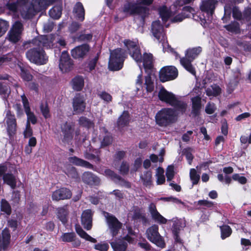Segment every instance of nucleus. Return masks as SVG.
<instances>
[{"label": "nucleus", "instance_id": "f257e3e1", "mask_svg": "<svg viewBox=\"0 0 251 251\" xmlns=\"http://www.w3.org/2000/svg\"><path fill=\"white\" fill-rule=\"evenodd\" d=\"M54 0H9L6 4L7 8L16 12L19 8L21 16L24 19H30L34 12L39 11L51 4Z\"/></svg>", "mask_w": 251, "mask_h": 251}, {"label": "nucleus", "instance_id": "f03ea898", "mask_svg": "<svg viewBox=\"0 0 251 251\" xmlns=\"http://www.w3.org/2000/svg\"><path fill=\"white\" fill-rule=\"evenodd\" d=\"M125 46L129 51L130 56L138 63L140 68H141V63L145 69H150L152 67V56L150 53H144L142 56L140 50L134 42L129 40L124 41Z\"/></svg>", "mask_w": 251, "mask_h": 251}, {"label": "nucleus", "instance_id": "7ed1b4c3", "mask_svg": "<svg viewBox=\"0 0 251 251\" xmlns=\"http://www.w3.org/2000/svg\"><path fill=\"white\" fill-rule=\"evenodd\" d=\"M159 100L170 105L174 106L176 111L183 113L187 108V104L179 100L172 92L167 91L164 88L161 89L158 93Z\"/></svg>", "mask_w": 251, "mask_h": 251}, {"label": "nucleus", "instance_id": "20e7f679", "mask_svg": "<svg viewBox=\"0 0 251 251\" xmlns=\"http://www.w3.org/2000/svg\"><path fill=\"white\" fill-rule=\"evenodd\" d=\"M202 51L201 47H197L187 49L185 51V57L181 58L180 60L181 65L193 75H196V71L192 66L191 62Z\"/></svg>", "mask_w": 251, "mask_h": 251}, {"label": "nucleus", "instance_id": "39448f33", "mask_svg": "<svg viewBox=\"0 0 251 251\" xmlns=\"http://www.w3.org/2000/svg\"><path fill=\"white\" fill-rule=\"evenodd\" d=\"M155 118L157 125L161 126H167L175 122L176 115L173 109L165 108L156 113Z\"/></svg>", "mask_w": 251, "mask_h": 251}, {"label": "nucleus", "instance_id": "423d86ee", "mask_svg": "<svg viewBox=\"0 0 251 251\" xmlns=\"http://www.w3.org/2000/svg\"><path fill=\"white\" fill-rule=\"evenodd\" d=\"M126 57L124 50L117 49L111 51L108 67L110 70L118 71L121 69Z\"/></svg>", "mask_w": 251, "mask_h": 251}, {"label": "nucleus", "instance_id": "0eeeda50", "mask_svg": "<svg viewBox=\"0 0 251 251\" xmlns=\"http://www.w3.org/2000/svg\"><path fill=\"white\" fill-rule=\"evenodd\" d=\"M26 56L31 62L40 65L46 64L48 60V57L45 51L39 47L28 50L26 53Z\"/></svg>", "mask_w": 251, "mask_h": 251}, {"label": "nucleus", "instance_id": "6e6552de", "mask_svg": "<svg viewBox=\"0 0 251 251\" xmlns=\"http://www.w3.org/2000/svg\"><path fill=\"white\" fill-rule=\"evenodd\" d=\"M151 32L153 36L162 43L164 51H171L172 49L166 40V36L164 33L163 27L160 21L153 22L151 25Z\"/></svg>", "mask_w": 251, "mask_h": 251}, {"label": "nucleus", "instance_id": "1a4fd4ad", "mask_svg": "<svg viewBox=\"0 0 251 251\" xmlns=\"http://www.w3.org/2000/svg\"><path fill=\"white\" fill-rule=\"evenodd\" d=\"M146 236L148 239L157 247L164 248L165 243L164 238L158 232V226L153 225L149 227L146 230Z\"/></svg>", "mask_w": 251, "mask_h": 251}, {"label": "nucleus", "instance_id": "9d476101", "mask_svg": "<svg viewBox=\"0 0 251 251\" xmlns=\"http://www.w3.org/2000/svg\"><path fill=\"white\" fill-rule=\"evenodd\" d=\"M23 30V24L19 21L16 22L8 32L6 39L13 44L17 43L21 39Z\"/></svg>", "mask_w": 251, "mask_h": 251}, {"label": "nucleus", "instance_id": "9b49d317", "mask_svg": "<svg viewBox=\"0 0 251 251\" xmlns=\"http://www.w3.org/2000/svg\"><path fill=\"white\" fill-rule=\"evenodd\" d=\"M103 215L112 236L113 237L116 236L119 230L121 228L122 223L115 216L107 212H104Z\"/></svg>", "mask_w": 251, "mask_h": 251}, {"label": "nucleus", "instance_id": "f8f14e48", "mask_svg": "<svg viewBox=\"0 0 251 251\" xmlns=\"http://www.w3.org/2000/svg\"><path fill=\"white\" fill-rule=\"evenodd\" d=\"M177 75V70L172 66L164 67L159 72V78L162 82L175 79Z\"/></svg>", "mask_w": 251, "mask_h": 251}, {"label": "nucleus", "instance_id": "ddd939ff", "mask_svg": "<svg viewBox=\"0 0 251 251\" xmlns=\"http://www.w3.org/2000/svg\"><path fill=\"white\" fill-rule=\"evenodd\" d=\"M124 11L130 14H138L144 17L148 12V9L140 4L128 3L125 5Z\"/></svg>", "mask_w": 251, "mask_h": 251}, {"label": "nucleus", "instance_id": "4468645a", "mask_svg": "<svg viewBox=\"0 0 251 251\" xmlns=\"http://www.w3.org/2000/svg\"><path fill=\"white\" fill-rule=\"evenodd\" d=\"M5 121L6 123L8 134L10 136H11L16 133L17 123L15 115L9 110H7L6 112Z\"/></svg>", "mask_w": 251, "mask_h": 251}, {"label": "nucleus", "instance_id": "2eb2a0df", "mask_svg": "<svg viewBox=\"0 0 251 251\" xmlns=\"http://www.w3.org/2000/svg\"><path fill=\"white\" fill-rule=\"evenodd\" d=\"M75 126L73 123L66 122L61 126V131L63 138L62 141L68 143L72 140L73 137Z\"/></svg>", "mask_w": 251, "mask_h": 251}, {"label": "nucleus", "instance_id": "dca6fc26", "mask_svg": "<svg viewBox=\"0 0 251 251\" xmlns=\"http://www.w3.org/2000/svg\"><path fill=\"white\" fill-rule=\"evenodd\" d=\"M53 41L52 35H44L34 38L31 44L33 46L40 48L45 47L48 48L52 46Z\"/></svg>", "mask_w": 251, "mask_h": 251}, {"label": "nucleus", "instance_id": "f3484780", "mask_svg": "<svg viewBox=\"0 0 251 251\" xmlns=\"http://www.w3.org/2000/svg\"><path fill=\"white\" fill-rule=\"evenodd\" d=\"M85 100L79 94L76 95L73 100V111L75 114H79L83 112L86 107Z\"/></svg>", "mask_w": 251, "mask_h": 251}, {"label": "nucleus", "instance_id": "a211bd4d", "mask_svg": "<svg viewBox=\"0 0 251 251\" xmlns=\"http://www.w3.org/2000/svg\"><path fill=\"white\" fill-rule=\"evenodd\" d=\"M73 66V61L69 55L65 51H63L60 59L59 68L60 70L63 73L67 72L72 69Z\"/></svg>", "mask_w": 251, "mask_h": 251}, {"label": "nucleus", "instance_id": "6ab92c4d", "mask_svg": "<svg viewBox=\"0 0 251 251\" xmlns=\"http://www.w3.org/2000/svg\"><path fill=\"white\" fill-rule=\"evenodd\" d=\"M90 50V47L87 44L78 46L71 50V54L75 59H81L84 58Z\"/></svg>", "mask_w": 251, "mask_h": 251}, {"label": "nucleus", "instance_id": "aec40b11", "mask_svg": "<svg viewBox=\"0 0 251 251\" xmlns=\"http://www.w3.org/2000/svg\"><path fill=\"white\" fill-rule=\"evenodd\" d=\"M126 241L129 243H133V239L130 236H126L123 239L112 242L110 244L114 251H126L127 248Z\"/></svg>", "mask_w": 251, "mask_h": 251}, {"label": "nucleus", "instance_id": "412c9836", "mask_svg": "<svg viewBox=\"0 0 251 251\" xmlns=\"http://www.w3.org/2000/svg\"><path fill=\"white\" fill-rule=\"evenodd\" d=\"M149 210L152 219L160 224H165L167 220L162 216L157 210L156 205L153 203H151L149 206Z\"/></svg>", "mask_w": 251, "mask_h": 251}, {"label": "nucleus", "instance_id": "4be33fe9", "mask_svg": "<svg viewBox=\"0 0 251 251\" xmlns=\"http://www.w3.org/2000/svg\"><path fill=\"white\" fill-rule=\"evenodd\" d=\"M100 173L115 182H118L120 181L123 182L124 185L126 187L128 188L130 187L129 183L126 182L124 180L122 179L121 177L119 176L110 169H105L104 170H101Z\"/></svg>", "mask_w": 251, "mask_h": 251}, {"label": "nucleus", "instance_id": "5701e85b", "mask_svg": "<svg viewBox=\"0 0 251 251\" xmlns=\"http://www.w3.org/2000/svg\"><path fill=\"white\" fill-rule=\"evenodd\" d=\"M21 99L25 108V112L27 115V122H28L29 123L31 122L32 124H36L37 119L33 113L30 111L27 99L24 94L21 96Z\"/></svg>", "mask_w": 251, "mask_h": 251}, {"label": "nucleus", "instance_id": "b1692460", "mask_svg": "<svg viewBox=\"0 0 251 251\" xmlns=\"http://www.w3.org/2000/svg\"><path fill=\"white\" fill-rule=\"evenodd\" d=\"M72 193L69 189L62 188L53 192L52 199L54 201H59L60 200L70 199Z\"/></svg>", "mask_w": 251, "mask_h": 251}, {"label": "nucleus", "instance_id": "393cba45", "mask_svg": "<svg viewBox=\"0 0 251 251\" xmlns=\"http://www.w3.org/2000/svg\"><path fill=\"white\" fill-rule=\"evenodd\" d=\"M92 213L91 210L88 209L83 212L81 215V224L87 230L92 227Z\"/></svg>", "mask_w": 251, "mask_h": 251}, {"label": "nucleus", "instance_id": "a878e982", "mask_svg": "<svg viewBox=\"0 0 251 251\" xmlns=\"http://www.w3.org/2000/svg\"><path fill=\"white\" fill-rule=\"evenodd\" d=\"M10 234L9 230L5 228L0 236V251H5L10 243Z\"/></svg>", "mask_w": 251, "mask_h": 251}, {"label": "nucleus", "instance_id": "bb28decb", "mask_svg": "<svg viewBox=\"0 0 251 251\" xmlns=\"http://www.w3.org/2000/svg\"><path fill=\"white\" fill-rule=\"evenodd\" d=\"M217 1L216 0H205L201 2L200 6L201 10L208 14L212 15L215 8Z\"/></svg>", "mask_w": 251, "mask_h": 251}, {"label": "nucleus", "instance_id": "cd10ccee", "mask_svg": "<svg viewBox=\"0 0 251 251\" xmlns=\"http://www.w3.org/2000/svg\"><path fill=\"white\" fill-rule=\"evenodd\" d=\"M82 180L84 182L90 185H98L100 183V179L90 172H85L83 174Z\"/></svg>", "mask_w": 251, "mask_h": 251}, {"label": "nucleus", "instance_id": "c85d7f7f", "mask_svg": "<svg viewBox=\"0 0 251 251\" xmlns=\"http://www.w3.org/2000/svg\"><path fill=\"white\" fill-rule=\"evenodd\" d=\"M130 121V117L129 113L126 111H124L117 120V125L118 128L121 130L127 126Z\"/></svg>", "mask_w": 251, "mask_h": 251}, {"label": "nucleus", "instance_id": "c756f323", "mask_svg": "<svg viewBox=\"0 0 251 251\" xmlns=\"http://www.w3.org/2000/svg\"><path fill=\"white\" fill-rule=\"evenodd\" d=\"M73 12L76 18L80 21H83L85 17V10L82 4L80 2H77L73 9Z\"/></svg>", "mask_w": 251, "mask_h": 251}, {"label": "nucleus", "instance_id": "7c9ffc66", "mask_svg": "<svg viewBox=\"0 0 251 251\" xmlns=\"http://www.w3.org/2000/svg\"><path fill=\"white\" fill-rule=\"evenodd\" d=\"M3 182L10 186L14 189L16 188L17 185V180L16 177L11 173H6L3 175L2 176Z\"/></svg>", "mask_w": 251, "mask_h": 251}, {"label": "nucleus", "instance_id": "2f4dec72", "mask_svg": "<svg viewBox=\"0 0 251 251\" xmlns=\"http://www.w3.org/2000/svg\"><path fill=\"white\" fill-rule=\"evenodd\" d=\"M69 162L76 165L85 167L89 169H92L93 165L88 162L77 158L76 156L71 157L69 158Z\"/></svg>", "mask_w": 251, "mask_h": 251}, {"label": "nucleus", "instance_id": "473e14b6", "mask_svg": "<svg viewBox=\"0 0 251 251\" xmlns=\"http://www.w3.org/2000/svg\"><path fill=\"white\" fill-rule=\"evenodd\" d=\"M192 102V113L197 116L199 115L201 108V98L200 96L195 97L191 99Z\"/></svg>", "mask_w": 251, "mask_h": 251}, {"label": "nucleus", "instance_id": "72a5a7b5", "mask_svg": "<svg viewBox=\"0 0 251 251\" xmlns=\"http://www.w3.org/2000/svg\"><path fill=\"white\" fill-rule=\"evenodd\" d=\"M68 211L69 209L67 206L60 207L57 209V217L63 224H65L67 221Z\"/></svg>", "mask_w": 251, "mask_h": 251}, {"label": "nucleus", "instance_id": "f704fd0d", "mask_svg": "<svg viewBox=\"0 0 251 251\" xmlns=\"http://www.w3.org/2000/svg\"><path fill=\"white\" fill-rule=\"evenodd\" d=\"M75 231L81 238L92 243H96L97 242L96 239L88 235L79 226H75Z\"/></svg>", "mask_w": 251, "mask_h": 251}, {"label": "nucleus", "instance_id": "c9c22d12", "mask_svg": "<svg viewBox=\"0 0 251 251\" xmlns=\"http://www.w3.org/2000/svg\"><path fill=\"white\" fill-rule=\"evenodd\" d=\"M73 88L75 90L80 91L84 86V80L82 77L77 76L72 80Z\"/></svg>", "mask_w": 251, "mask_h": 251}, {"label": "nucleus", "instance_id": "e433bc0d", "mask_svg": "<svg viewBox=\"0 0 251 251\" xmlns=\"http://www.w3.org/2000/svg\"><path fill=\"white\" fill-rule=\"evenodd\" d=\"M221 88L216 84L212 85L206 90V94L208 96L216 97L221 93Z\"/></svg>", "mask_w": 251, "mask_h": 251}, {"label": "nucleus", "instance_id": "4c0bfd02", "mask_svg": "<svg viewBox=\"0 0 251 251\" xmlns=\"http://www.w3.org/2000/svg\"><path fill=\"white\" fill-rule=\"evenodd\" d=\"M151 173L150 171H146L141 176V178L143 184L147 187H150L152 185Z\"/></svg>", "mask_w": 251, "mask_h": 251}, {"label": "nucleus", "instance_id": "58836bf2", "mask_svg": "<svg viewBox=\"0 0 251 251\" xmlns=\"http://www.w3.org/2000/svg\"><path fill=\"white\" fill-rule=\"evenodd\" d=\"M144 85L147 92H152L154 88V78L151 75L146 76Z\"/></svg>", "mask_w": 251, "mask_h": 251}, {"label": "nucleus", "instance_id": "ea45409f", "mask_svg": "<svg viewBox=\"0 0 251 251\" xmlns=\"http://www.w3.org/2000/svg\"><path fill=\"white\" fill-rule=\"evenodd\" d=\"M62 14V7L60 5H56L49 11L50 16L55 19H59Z\"/></svg>", "mask_w": 251, "mask_h": 251}, {"label": "nucleus", "instance_id": "a19ab883", "mask_svg": "<svg viewBox=\"0 0 251 251\" xmlns=\"http://www.w3.org/2000/svg\"><path fill=\"white\" fill-rule=\"evenodd\" d=\"M94 153L88 152L86 151L84 153V157L86 159H89V160H93L95 162H98L100 160V152L98 150H94L93 151Z\"/></svg>", "mask_w": 251, "mask_h": 251}, {"label": "nucleus", "instance_id": "79ce46f5", "mask_svg": "<svg viewBox=\"0 0 251 251\" xmlns=\"http://www.w3.org/2000/svg\"><path fill=\"white\" fill-rule=\"evenodd\" d=\"M156 176L157 178L156 183L158 185L162 184L165 181V178L164 175V170L159 167L156 169Z\"/></svg>", "mask_w": 251, "mask_h": 251}, {"label": "nucleus", "instance_id": "37998d69", "mask_svg": "<svg viewBox=\"0 0 251 251\" xmlns=\"http://www.w3.org/2000/svg\"><path fill=\"white\" fill-rule=\"evenodd\" d=\"M159 14L164 22L167 21L171 16L169 10L166 6L162 7L159 9Z\"/></svg>", "mask_w": 251, "mask_h": 251}, {"label": "nucleus", "instance_id": "c03bdc74", "mask_svg": "<svg viewBox=\"0 0 251 251\" xmlns=\"http://www.w3.org/2000/svg\"><path fill=\"white\" fill-rule=\"evenodd\" d=\"M10 93V88L5 83L0 82V94L5 99Z\"/></svg>", "mask_w": 251, "mask_h": 251}, {"label": "nucleus", "instance_id": "a18cd8bd", "mask_svg": "<svg viewBox=\"0 0 251 251\" xmlns=\"http://www.w3.org/2000/svg\"><path fill=\"white\" fill-rule=\"evenodd\" d=\"M221 237L223 239L229 237L232 232L231 228L228 226H223L221 227Z\"/></svg>", "mask_w": 251, "mask_h": 251}, {"label": "nucleus", "instance_id": "49530a36", "mask_svg": "<svg viewBox=\"0 0 251 251\" xmlns=\"http://www.w3.org/2000/svg\"><path fill=\"white\" fill-rule=\"evenodd\" d=\"M190 177L193 185L198 184L200 178V175L197 174V171L195 169H190Z\"/></svg>", "mask_w": 251, "mask_h": 251}, {"label": "nucleus", "instance_id": "de8ad7c7", "mask_svg": "<svg viewBox=\"0 0 251 251\" xmlns=\"http://www.w3.org/2000/svg\"><path fill=\"white\" fill-rule=\"evenodd\" d=\"M1 210L7 215H10L11 212V206L9 203L5 200H2L1 201Z\"/></svg>", "mask_w": 251, "mask_h": 251}, {"label": "nucleus", "instance_id": "09e8293b", "mask_svg": "<svg viewBox=\"0 0 251 251\" xmlns=\"http://www.w3.org/2000/svg\"><path fill=\"white\" fill-rule=\"evenodd\" d=\"M40 110L45 118H48L50 117V111L48 107V104L46 102H42L40 105Z\"/></svg>", "mask_w": 251, "mask_h": 251}, {"label": "nucleus", "instance_id": "8fccbe9b", "mask_svg": "<svg viewBox=\"0 0 251 251\" xmlns=\"http://www.w3.org/2000/svg\"><path fill=\"white\" fill-rule=\"evenodd\" d=\"M225 27L231 32L237 33L239 30V24L237 22L232 23L225 26Z\"/></svg>", "mask_w": 251, "mask_h": 251}, {"label": "nucleus", "instance_id": "3c124183", "mask_svg": "<svg viewBox=\"0 0 251 251\" xmlns=\"http://www.w3.org/2000/svg\"><path fill=\"white\" fill-rule=\"evenodd\" d=\"M75 234L73 232L71 233H63L61 238L62 241L65 242H71L74 241V239L75 238Z\"/></svg>", "mask_w": 251, "mask_h": 251}, {"label": "nucleus", "instance_id": "603ef678", "mask_svg": "<svg viewBox=\"0 0 251 251\" xmlns=\"http://www.w3.org/2000/svg\"><path fill=\"white\" fill-rule=\"evenodd\" d=\"M174 224L172 227V231L173 234L178 233L181 229V222L178 219H174L173 220Z\"/></svg>", "mask_w": 251, "mask_h": 251}, {"label": "nucleus", "instance_id": "864d4df0", "mask_svg": "<svg viewBox=\"0 0 251 251\" xmlns=\"http://www.w3.org/2000/svg\"><path fill=\"white\" fill-rule=\"evenodd\" d=\"M79 123L81 126L87 127H90L93 125V123L91 121L84 117H81L79 118Z\"/></svg>", "mask_w": 251, "mask_h": 251}, {"label": "nucleus", "instance_id": "5fc2aeb1", "mask_svg": "<svg viewBox=\"0 0 251 251\" xmlns=\"http://www.w3.org/2000/svg\"><path fill=\"white\" fill-rule=\"evenodd\" d=\"M94 248L100 251H107L109 249V245L105 242H100L96 244Z\"/></svg>", "mask_w": 251, "mask_h": 251}, {"label": "nucleus", "instance_id": "6e6d98bb", "mask_svg": "<svg viewBox=\"0 0 251 251\" xmlns=\"http://www.w3.org/2000/svg\"><path fill=\"white\" fill-rule=\"evenodd\" d=\"M166 175L168 181H171L174 176V167L172 165L169 166L166 170Z\"/></svg>", "mask_w": 251, "mask_h": 251}, {"label": "nucleus", "instance_id": "4d7b16f0", "mask_svg": "<svg viewBox=\"0 0 251 251\" xmlns=\"http://www.w3.org/2000/svg\"><path fill=\"white\" fill-rule=\"evenodd\" d=\"M217 108L214 103L208 102L205 107V112L208 114H212L214 113Z\"/></svg>", "mask_w": 251, "mask_h": 251}, {"label": "nucleus", "instance_id": "13d9d810", "mask_svg": "<svg viewBox=\"0 0 251 251\" xmlns=\"http://www.w3.org/2000/svg\"><path fill=\"white\" fill-rule=\"evenodd\" d=\"M193 150L191 148H187L184 150V154L186 156L188 163L191 164L194 156L192 154Z\"/></svg>", "mask_w": 251, "mask_h": 251}, {"label": "nucleus", "instance_id": "bf43d9fd", "mask_svg": "<svg viewBox=\"0 0 251 251\" xmlns=\"http://www.w3.org/2000/svg\"><path fill=\"white\" fill-rule=\"evenodd\" d=\"M7 28V23L5 21L0 20V37L2 36L5 33Z\"/></svg>", "mask_w": 251, "mask_h": 251}, {"label": "nucleus", "instance_id": "052dcab7", "mask_svg": "<svg viewBox=\"0 0 251 251\" xmlns=\"http://www.w3.org/2000/svg\"><path fill=\"white\" fill-rule=\"evenodd\" d=\"M160 200H162L166 201H172L176 204H184V203L181 200L173 197L161 198H160Z\"/></svg>", "mask_w": 251, "mask_h": 251}, {"label": "nucleus", "instance_id": "680f3d73", "mask_svg": "<svg viewBox=\"0 0 251 251\" xmlns=\"http://www.w3.org/2000/svg\"><path fill=\"white\" fill-rule=\"evenodd\" d=\"M232 179L235 181H237L242 184H244L247 182V178L243 176H240L238 174H235L232 176Z\"/></svg>", "mask_w": 251, "mask_h": 251}, {"label": "nucleus", "instance_id": "e2e57ef3", "mask_svg": "<svg viewBox=\"0 0 251 251\" xmlns=\"http://www.w3.org/2000/svg\"><path fill=\"white\" fill-rule=\"evenodd\" d=\"M99 96L103 100L106 102H109L111 101L112 100V97L111 96L105 92H102L99 94Z\"/></svg>", "mask_w": 251, "mask_h": 251}, {"label": "nucleus", "instance_id": "0e129e2a", "mask_svg": "<svg viewBox=\"0 0 251 251\" xmlns=\"http://www.w3.org/2000/svg\"><path fill=\"white\" fill-rule=\"evenodd\" d=\"M24 136L25 138L30 137L32 135V129L30 127V123H26V128L24 132Z\"/></svg>", "mask_w": 251, "mask_h": 251}, {"label": "nucleus", "instance_id": "69168bd1", "mask_svg": "<svg viewBox=\"0 0 251 251\" xmlns=\"http://www.w3.org/2000/svg\"><path fill=\"white\" fill-rule=\"evenodd\" d=\"M65 173L68 176H70L73 177H75L77 176V173L74 167L71 166H69V169L67 171H65Z\"/></svg>", "mask_w": 251, "mask_h": 251}, {"label": "nucleus", "instance_id": "338daca9", "mask_svg": "<svg viewBox=\"0 0 251 251\" xmlns=\"http://www.w3.org/2000/svg\"><path fill=\"white\" fill-rule=\"evenodd\" d=\"M233 17L236 19L240 20L242 18V14L239 9L236 7H233L232 9Z\"/></svg>", "mask_w": 251, "mask_h": 251}, {"label": "nucleus", "instance_id": "774afa93", "mask_svg": "<svg viewBox=\"0 0 251 251\" xmlns=\"http://www.w3.org/2000/svg\"><path fill=\"white\" fill-rule=\"evenodd\" d=\"M112 137L110 135L105 136L101 142V146L105 147L109 145L112 143Z\"/></svg>", "mask_w": 251, "mask_h": 251}]
</instances>
